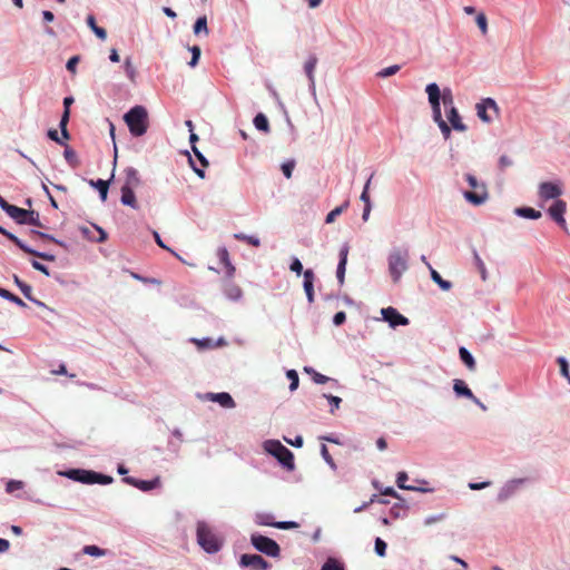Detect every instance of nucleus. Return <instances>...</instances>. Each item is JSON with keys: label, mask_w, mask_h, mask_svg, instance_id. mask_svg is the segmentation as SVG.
<instances>
[{"label": "nucleus", "mask_w": 570, "mask_h": 570, "mask_svg": "<svg viewBox=\"0 0 570 570\" xmlns=\"http://www.w3.org/2000/svg\"><path fill=\"white\" fill-rule=\"evenodd\" d=\"M124 120L135 137L145 135L149 127L148 112L144 106L137 105L125 114Z\"/></svg>", "instance_id": "1"}, {"label": "nucleus", "mask_w": 570, "mask_h": 570, "mask_svg": "<svg viewBox=\"0 0 570 570\" xmlns=\"http://www.w3.org/2000/svg\"><path fill=\"white\" fill-rule=\"evenodd\" d=\"M197 542L208 553L217 552L222 541L205 522L197 523Z\"/></svg>", "instance_id": "2"}, {"label": "nucleus", "mask_w": 570, "mask_h": 570, "mask_svg": "<svg viewBox=\"0 0 570 570\" xmlns=\"http://www.w3.org/2000/svg\"><path fill=\"white\" fill-rule=\"evenodd\" d=\"M465 180L473 190L464 191V198L473 205L485 203L489 198L487 185L478 181L476 177L472 174H465Z\"/></svg>", "instance_id": "3"}, {"label": "nucleus", "mask_w": 570, "mask_h": 570, "mask_svg": "<svg viewBox=\"0 0 570 570\" xmlns=\"http://www.w3.org/2000/svg\"><path fill=\"white\" fill-rule=\"evenodd\" d=\"M265 450L275 456L286 469L294 470V454L277 440L265 442Z\"/></svg>", "instance_id": "4"}, {"label": "nucleus", "mask_w": 570, "mask_h": 570, "mask_svg": "<svg viewBox=\"0 0 570 570\" xmlns=\"http://www.w3.org/2000/svg\"><path fill=\"white\" fill-rule=\"evenodd\" d=\"M407 250H393L389 256V272L394 283L399 282L407 269Z\"/></svg>", "instance_id": "5"}, {"label": "nucleus", "mask_w": 570, "mask_h": 570, "mask_svg": "<svg viewBox=\"0 0 570 570\" xmlns=\"http://www.w3.org/2000/svg\"><path fill=\"white\" fill-rule=\"evenodd\" d=\"M250 542L257 551L268 557L277 558L281 554V548L278 543L268 537L254 533L250 535Z\"/></svg>", "instance_id": "6"}, {"label": "nucleus", "mask_w": 570, "mask_h": 570, "mask_svg": "<svg viewBox=\"0 0 570 570\" xmlns=\"http://www.w3.org/2000/svg\"><path fill=\"white\" fill-rule=\"evenodd\" d=\"M255 522L258 525H268L282 530L296 529L298 523L294 521H274V517L269 513H257Z\"/></svg>", "instance_id": "7"}, {"label": "nucleus", "mask_w": 570, "mask_h": 570, "mask_svg": "<svg viewBox=\"0 0 570 570\" xmlns=\"http://www.w3.org/2000/svg\"><path fill=\"white\" fill-rule=\"evenodd\" d=\"M239 564L253 570H268L271 568V563L259 554L245 553L240 557Z\"/></svg>", "instance_id": "8"}, {"label": "nucleus", "mask_w": 570, "mask_h": 570, "mask_svg": "<svg viewBox=\"0 0 570 570\" xmlns=\"http://www.w3.org/2000/svg\"><path fill=\"white\" fill-rule=\"evenodd\" d=\"M567 210V203L561 199H557L548 209L550 217L563 229L567 228L564 219V213Z\"/></svg>", "instance_id": "9"}, {"label": "nucleus", "mask_w": 570, "mask_h": 570, "mask_svg": "<svg viewBox=\"0 0 570 570\" xmlns=\"http://www.w3.org/2000/svg\"><path fill=\"white\" fill-rule=\"evenodd\" d=\"M538 194L542 200L557 199L561 196L562 188L559 184L544 181L539 185Z\"/></svg>", "instance_id": "10"}, {"label": "nucleus", "mask_w": 570, "mask_h": 570, "mask_svg": "<svg viewBox=\"0 0 570 570\" xmlns=\"http://www.w3.org/2000/svg\"><path fill=\"white\" fill-rule=\"evenodd\" d=\"M65 475L73 481H78L86 484H94L96 472L82 469H71L67 471Z\"/></svg>", "instance_id": "11"}, {"label": "nucleus", "mask_w": 570, "mask_h": 570, "mask_svg": "<svg viewBox=\"0 0 570 570\" xmlns=\"http://www.w3.org/2000/svg\"><path fill=\"white\" fill-rule=\"evenodd\" d=\"M382 315H383V318L389 322V324L392 326V327H395L397 325H407L409 324V320L403 316L402 314H400L397 312V309H395L394 307H386V308H382Z\"/></svg>", "instance_id": "12"}, {"label": "nucleus", "mask_w": 570, "mask_h": 570, "mask_svg": "<svg viewBox=\"0 0 570 570\" xmlns=\"http://www.w3.org/2000/svg\"><path fill=\"white\" fill-rule=\"evenodd\" d=\"M475 108L478 117L484 122L491 121V117L488 115V109H493L495 112L498 111V106L491 98L483 99L481 102L476 104Z\"/></svg>", "instance_id": "13"}, {"label": "nucleus", "mask_w": 570, "mask_h": 570, "mask_svg": "<svg viewBox=\"0 0 570 570\" xmlns=\"http://www.w3.org/2000/svg\"><path fill=\"white\" fill-rule=\"evenodd\" d=\"M124 174L125 180L121 188L135 189L140 186L141 179L137 169H135L134 167H127L124 170Z\"/></svg>", "instance_id": "14"}, {"label": "nucleus", "mask_w": 570, "mask_h": 570, "mask_svg": "<svg viewBox=\"0 0 570 570\" xmlns=\"http://www.w3.org/2000/svg\"><path fill=\"white\" fill-rule=\"evenodd\" d=\"M453 390L458 395L465 396L475 402L476 404L481 405L480 401L474 396L472 391L462 380H454Z\"/></svg>", "instance_id": "15"}, {"label": "nucleus", "mask_w": 570, "mask_h": 570, "mask_svg": "<svg viewBox=\"0 0 570 570\" xmlns=\"http://www.w3.org/2000/svg\"><path fill=\"white\" fill-rule=\"evenodd\" d=\"M208 399L210 401L219 403L223 407H226V409L235 407V402H234L233 397L226 392L210 393V394H208Z\"/></svg>", "instance_id": "16"}, {"label": "nucleus", "mask_w": 570, "mask_h": 570, "mask_svg": "<svg viewBox=\"0 0 570 570\" xmlns=\"http://www.w3.org/2000/svg\"><path fill=\"white\" fill-rule=\"evenodd\" d=\"M432 108L440 107L441 91L435 82L429 83L425 89Z\"/></svg>", "instance_id": "17"}, {"label": "nucleus", "mask_w": 570, "mask_h": 570, "mask_svg": "<svg viewBox=\"0 0 570 570\" xmlns=\"http://www.w3.org/2000/svg\"><path fill=\"white\" fill-rule=\"evenodd\" d=\"M371 179H372V176L366 181V184H365V186L363 188V191L361 194V197H360L361 200L364 203V209H363L362 218L365 222L368 219V216H370V213H371V208H372L371 199H370V194H368V188H370Z\"/></svg>", "instance_id": "18"}, {"label": "nucleus", "mask_w": 570, "mask_h": 570, "mask_svg": "<svg viewBox=\"0 0 570 570\" xmlns=\"http://www.w3.org/2000/svg\"><path fill=\"white\" fill-rule=\"evenodd\" d=\"M347 254H348L347 246H343L341 248V250H340V262H338L337 271H336V276H337V279H338L340 284H343V282H344V274H345V266H346V262H347Z\"/></svg>", "instance_id": "19"}, {"label": "nucleus", "mask_w": 570, "mask_h": 570, "mask_svg": "<svg viewBox=\"0 0 570 570\" xmlns=\"http://www.w3.org/2000/svg\"><path fill=\"white\" fill-rule=\"evenodd\" d=\"M448 119L454 130H458V131L466 130V126L462 122L456 108L449 109Z\"/></svg>", "instance_id": "20"}, {"label": "nucleus", "mask_w": 570, "mask_h": 570, "mask_svg": "<svg viewBox=\"0 0 570 570\" xmlns=\"http://www.w3.org/2000/svg\"><path fill=\"white\" fill-rule=\"evenodd\" d=\"M313 282H314L313 271L306 269L304 272V289H305V293H306V296H307L309 303H312L314 301Z\"/></svg>", "instance_id": "21"}, {"label": "nucleus", "mask_w": 570, "mask_h": 570, "mask_svg": "<svg viewBox=\"0 0 570 570\" xmlns=\"http://www.w3.org/2000/svg\"><path fill=\"white\" fill-rule=\"evenodd\" d=\"M27 209L20 208L18 206L11 205L9 209L6 212L12 219H14L18 224H24L26 218L28 217Z\"/></svg>", "instance_id": "22"}, {"label": "nucleus", "mask_w": 570, "mask_h": 570, "mask_svg": "<svg viewBox=\"0 0 570 570\" xmlns=\"http://www.w3.org/2000/svg\"><path fill=\"white\" fill-rule=\"evenodd\" d=\"M122 205L129 206L134 209L138 208V203L134 193V189L129 188H121V198H120Z\"/></svg>", "instance_id": "23"}, {"label": "nucleus", "mask_w": 570, "mask_h": 570, "mask_svg": "<svg viewBox=\"0 0 570 570\" xmlns=\"http://www.w3.org/2000/svg\"><path fill=\"white\" fill-rule=\"evenodd\" d=\"M217 255L219 257L220 263L226 268L227 276L233 277L235 273V267L230 263L228 250L226 248H219Z\"/></svg>", "instance_id": "24"}, {"label": "nucleus", "mask_w": 570, "mask_h": 570, "mask_svg": "<svg viewBox=\"0 0 570 570\" xmlns=\"http://www.w3.org/2000/svg\"><path fill=\"white\" fill-rule=\"evenodd\" d=\"M409 507L405 503V500H400L395 504L392 505L390 510V515L393 519L404 518L407 514Z\"/></svg>", "instance_id": "25"}, {"label": "nucleus", "mask_w": 570, "mask_h": 570, "mask_svg": "<svg viewBox=\"0 0 570 570\" xmlns=\"http://www.w3.org/2000/svg\"><path fill=\"white\" fill-rule=\"evenodd\" d=\"M428 268L430 269L431 278L433 282H435L443 291H450L452 288V283L443 279L441 275L431 266V264H428Z\"/></svg>", "instance_id": "26"}, {"label": "nucleus", "mask_w": 570, "mask_h": 570, "mask_svg": "<svg viewBox=\"0 0 570 570\" xmlns=\"http://www.w3.org/2000/svg\"><path fill=\"white\" fill-rule=\"evenodd\" d=\"M459 355H460L461 361L465 364V366L470 371H475L476 364H475L474 357L471 355V353L465 347L459 348Z\"/></svg>", "instance_id": "27"}, {"label": "nucleus", "mask_w": 570, "mask_h": 570, "mask_svg": "<svg viewBox=\"0 0 570 570\" xmlns=\"http://www.w3.org/2000/svg\"><path fill=\"white\" fill-rule=\"evenodd\" d=\"M514 213L523 218L538 219L541 217V212L535 210L531 207H518Z\"/></svg>", "instance_id": "28"}, {"label": "nucleus", "mask_w": 570, "mask_h": 570, "mask_svg": "<svg viewBox=\"0 0 570 570\" xmlns=\"http://www.w3.org/2000/svg\"><path fill=\"white\" fill-rule=\"evenodd\" d=\"M89 184L96 187L99 191L102 202H106L109 189V180L98 179L96 181L90 180Z\"/></svg>", "instance_id": "29"}, {"label": "nucleus", "mask_w": 570, "mask_h": 570, "mask_svg": "<svg viewBox=\"0 0 570 570\" xmlns=\"http://www.w3.org/2000/svg\"><path fill=\"white\" fill-rule=\"evenodd\" d=\"M14 282L19 286L20 291L26 296V298H28L29 301H31L38 305H42V303H40L39 301H37L36 298L32 297V295H31L32 288L30 285L20 281L18 276H14Z\"/></svg>", "instance_id": "30"}, {"label": "nucleus", "mask_w": 570, "mask_h": 570, "mask_svg": "<svg viewBox=\"0 0 570 570\" xmlns=\"http://www.w3.org/2000/svg\"><path fill=\"white\" fill-rule=\"evenodd\" d=\"M225 294L227 295L228 298L237 301L238 298L242 297L243 292L238 285L228 282L225 286Z\"/></svg>", "instance_id": "31"}, {"label": "nucleus", "mask_w": 570, "mask_h": 570, "mask_svg": "<svg viewBox=\"0 0 570 570\" xmlns=\"http://www.w3.org/2000/svg\"><path fill=\"white\" fill-rule=\"evenodd\" d=\"M316 65H317V58L315 56H311L304 65L305 73L312 85H314V71H315Z\"/></svg>", "instance_id": "32"}, {"label": "nucleus", "mask_w": 570, "mask_h": 570, "mask_svg": "<svg viewBox=\"0 0 570 570\" xmlns=\"http://www.w3.org/2000/svg\"><path fill=\"white\" fill-rule=\"evenodd\" d=\"M87 23H88V26L90 27V29L95 32V35H96L99 39H101V40H106V38H107V31H106L104 28L98 27V26L96 24V19H95V17H94V16H91V14H90V16H88V17H87Z\"/></svg>", "instance_id": "33"}, {"label": "nucleus", "mask_w": 570, "mask_h": 570, "mask_svg": "<svg viewBox=\"0 0 570 570\" xmlns=\"http://www.w3.org/2000/svg\"><path fill=\"white\" fill-rule=\"evenodd\" d=\"M254 125L255 127L264 132L269 131V122L267 117L264 114H257L254 118Z\"/></svg>", "instance_id": "34"}, {"label": "nucleus", "mask_w": 570, "mask_h": 570, "mask_svg": "<svg viewBox=\"0 0 570 570\" xmlns=\"http://www.w3.org/2000/svg\"><path fill=\"white\" fill-rule=\"evenodd\" d=\"M65 159L69 163V165L72 168H76L79 166V160L77 157L76 151L66 145L65 151H63Z\"/></svg>", "instance_id": "35"}, {"label": "nucleus", "mask_w": 570, "mask_h": 570, "mask_svg": "<svg viewBox=\"0 0 570 570\" xmlns=\"http://www.w3.org/2000/svg\"><path fill=\"white\" fill-rule=\"evenodd\" d=\"M202 32L206 36L209 33L206 16L199 17L194 24V33L199 35Z\"/></svg>", "instance_id": "36"}, {"label": "nucleus", "mask_w": 570, "mask_h": 570, "mask_svg": "<svg viewBox=\"0 0 570 570\" xmlns=\"http://www.w3.org/2000/svg\"><path fill=\"white\" fill-rule=\"evenodd\" d=\"M68 121H69V112H63L62 116H61V119H60V124H59V127H60V130H61V139L66 142V140H68L70 138L69 136V132H68V129H67V125H68Z\"/></svg>", "instance_id": "37"}, {"label": "nucleus", "mask_w": 570, "mask_h": 570, "mask_svg": "<svg viewBox=\"0 0 570 570\" xmlns=\"http://www.w3.org/2000/svg\"><path fill=\"white\" fill-rule=\"evenodd\" d=\"M234 237L240 242H245L254 247H259L261 246V240L259 238L255 237V236H248V235H245L243 233H238V234H235Z\"/></svg>", "instance_id": "38"}, {"label": "nucleus", "mask_w": 570, "mask_h": 570, "mask_svg": "<svg viewBox=\"0 0 570 570\" xmlns=\"http://www.w3.org/2000/svg\"><path fill=\"white\" fill-rule=\"evenodd\" d=\"M441 98H442L444 107H446L449 109L455 108L454 107V98H453V95H452V91L450 88L443 89V91L441 94Z\"/></svg>", "instance_id": "39"}, {"label": "nucleus", "mask_w": 570, "mask_h": 570, "mask_svg": "<svg viewBox=\"0 0 570 570\" xmlns=\"http://www.w3.org/2000/svg\"><path fill=\"white\" fill-rule=\"evenodd\" d=\"M348 206V203H344L341 206L335 207L333 210H331L326 216V224H331L335 220V218L341 215Z\"/></svg>", "instance_id": "40"}, {"label": "nucleus", "mask_w": 570, "mask_h": 570, "mask_svg": "<svg viewBox=\"0 0 570 570\" xmlns=\"http://www.w3.org/2000/svg\"><path fill=\"white\" fill-rule=\"evenodd\" d=\"M0 296L3 297V298H7L13 303H16L17 305L21 306V307H26V303L20 298L18 297L17 295L10 293L9 291L7 289H3V288H0Z\"/></svg>", "instance_id": "41"}, {"label": "nucleus", "mask_w": 570, "mask_h": 570, "mask_svg": "<svg viewBox=\"0 0 570 570\" xmlns=\"http://www.w3.org/2000/svg\"><path fill=\"white\" fill-rule=\"evenodd\" d=\"M82 552L85 554L91 556V557H104L106 556V550L97 547V546H85L82 549Z\"/></svg>", "instance_id": "42"}, {"label": "nucleus", "mask_w": 570, "mask_h": 570, "mask_svg": "<svg viewBox=\"0 0 570 570\" xmlns=\"http://www.w3.org/2000/svg\"><path fill=\"white\" fill-rule=\"evenodd\" d=\"M305 371L312 375V379L317 384H325L330 381V377L316 372L313 368L305 367Z\"/></svg>", "instance_id": "43"}, {"label": "nucleus", "mask_w": 570, "mask_h": 570, "mask_svg": "<svg viewBox=\"0 0 570 570\" xmlns=\"http://www.w3.org/2000/svg\"><path fill=\"white\" fill-rule=\"evenodd\" d=\"M20 249L23 250L24 253L40 257L45 261H53V258H55L52 255L36 252V250L31 249L30 247H28L26 244H23Z\"/></svg>", "instance_id": "44"}, {"label": "nucleus", "mask_w": 570, "mask_h": 570, "mask_svg": "<svg viewBox=\"0 0 570 570\" xmlns=\"http://www.w3.org/2000/svg\"><path fill=\"white\" fill-rule=\"evenodd\" d=\"M559 366H560V373L563 377L567 379V381L570 383V373H569V365L567 360L563 356L558 357L557 360Z\"/></svg>", "instance_id": "45"}, {"label": "nucleus", "mask_w": 570, "mask_h": 570, "mask_svg": "<svg viewBox=\"0 0 570 570\" xmlns=\"http://www.w3.org/2000/svg\"><path fill=\"white\" fill-rule=\"evenodd\" d=\"M158 479L151 481L138 480L137 489L141 491H149L158 485Z\"/></svg>", "instance_id": "46"}, {"label": "nucleus", "mask_w": 570, "mask_h": 570, "mask_svg": "<svg viewBox=\"0 0 570 570\" xmlns=\"http://www.w3.org/2000/svg\"><path fill=\"white\" fill-rule=\"evenodd\" d=\"M475 22H476L480 31L482 32V35H487L488 33V19L483 12H480L476 16Z\"/></svg>", "instance_id": "47"}, {"label": "nucleus", "mask_w": 570, "mask_h": 570, "mask_svg": "<svg viewBox=\"0 0 570 570\" xmlns=\"http://www.w3.org/2000/svg\"><path fill=\"white\" fill-rule=\"evenodd\" d=\"M400 69H401V66H399V65H393V66L386 67V68H384V69H382V70H380V71L377 72V77L386 78V77L393 76V75H395Z\"/></svg>", "instance_id": "48"}, {"label": "nucleus", "mask_w": 570, "mask_h": 570, "mask_svg": "<svg viewBox=\"0 0 570 570\" xmlns=\"http://www.w3.org/2000/svg\"><path fill=\"white\" fill-rule=\"evenodd\" d=\"M24 224H29L37 227L42 226V224L40 223L39 214L33 210L28 212V217L26 218Z\"/></svg>", "instance_id": "49"}, {"label": "nucleus", "mask_w": 570, "mask_h": 570, "mask_svg": "<svg viewBox=\"0 0 570 570\" xmlns=\"http://www.w3.org/2000/svg\"><path fill=\"white\" fill-rule=\"evenodd\" d=\"M287 379L291 381L289 390L295 391L298 387V374L295 370H289L286 373Z\"/></svg>", "instance_id": "50"}, {"label": "nucleus", "mask_w": 570, "mask_h": 570, "mask_svg": "<svg viewBox=\"0 0 570 570\" xmlns=\"http://www.w3.org/2000/svg\"><path fill=\"white\" fill-rule=\"evenodd\" d=\"M407 479H409V475H407L406 472H404V471L399 472L397 476H396V484H397V487L400 489H402V490H410L411 485L406 484Z\"/></svg>", "instance_id": "51"}, {"label": "nucleus", "mask_w": 570, "mask_h": 570, "mask_svg": "<svg viewBox=\"0 0 570 570\" xmlns=\"http://www.w3.org/2000/svg\"><path fill=\"white\" fill-rule=\"evenodd\" d=\"M195 342L202 348H212V347H215V346L224 344V340L223 338H220L217 343H213V341L210 338H205V340L195 341Z\"/></svg>", "instance_id": "52"}, {"label": "nucleus", "mask_w": 570, "mask_h": 570, "mask_svg": "<svg viewBox=\"0 0 570 570\" xmlns=\"http://www.w3.org/2000/svg\"><path fill=\"white\" fill-rule=\"evenodd\" d=\"M321 570H344L343 566L335 559H328Z\"/></svg>", "instance_id": "53"}, {"label": "nucleus", "mask_w": 570, "mask_h": 570, "mask_svg": "<svg viewBox=\"0 0 570 570\" xmlns=\"http://www.w3.org/2000/svg\"><path fill=\"white\" fill-rule=\"evenodd\" d=\"M474 259H475L476 267L481 274V278L483 281H487L488 273H487V268H485L483 261L480 258V256L476 253L474 254Z\"/></svg>", "instance_id": "54"}, {"label": "nucleus", "mask_w": 570, "mask_h": 570, "mask_svg": "<svg viewBox=\"0 0 570 570\" xmlns=\"http://www.w3.org/2000/svg\"><path fill=\"white\" fill-rule=\"evenodd\" d=\"M294 167H295V160H288L282 165V171L286 178L289 179L292 177Z\"/></svg>", "instance_id": "55"}, {"label": "nucleus", "mask_w": 570, "mask_h": 570, "mask_svg": "<svg viewBox=\"0 0 570 570\" xmlns=\"http://www.w3.org/2000/svg\"><path fill=\"white\" fill-rule=\"evenodd\" d=\"M125 70H126V73L128 76V78L134 81L135 80V77H136V69L135 67L132 66L131 61L129 58H127L125 60Z\"/></svg>", "instance_id": "56"}, {"label": "nucleus", "mask_w": 570, "mask_h": 570, "mask_svg": "<svg viewBox=\"0 0 570 570\" xmlns=\"http://www.w3.org/2000/svg\"><path fill=\"white\" fill-rule=\"evenodd\" d=\"M375 552L380 557H384L385 556L386 543L381 538H376V540H375Z\"/></svg>", "instance_id": "57"}, {"label": "nucleus", "mask_w": 570, "mask_h": 570, "mask_svg": "<svg viewBox=\"0 0 570 570\" xmlns=\"http://www.w3.org/2000/svg\"><path fill=\"white\" fill-rule=\"evenodd\" d=\"M190 51L193 53V57L191 60L189 61V66L195 67L200 57V48L198 46H194L190 48Z\"/></svg>", "instance_id": "58"}, {"label": "nucleus", "mask_w": 570, "mask_h": 570, "mask_svg": "<svg viewBox=\"0 0 570 570\" xmlns=\"http://www.w3.org/2000/svg\"><path fill=\"white\" fill-rule=\"evenodd\" d=\"M21 488H22V482L21 481L11 480V481H9L7 483L6 491L8 493H12L13 491L19 490Z\"/></svg>", "instance_id": "59"}, {"label": "nucleus", "mask_w": 570, "mask_h": 570, "mask_svg": "<svg viewBox=\"0 0 570 570\" xmlns=\"http://www.w3.org/2000/svg\"><path fill=\"white\" fill-rule=\"evenodd\" d=\"M111 482H112V478L111 476L96 472L95 483L110 484Z\"/></svg>", "instance_id": "60"}, {"label": "nucleus", "mask_w": 570, "mask_h": 570, "mask_svg": "<svg viewBox=\"0 0 570 570\" xmlns=\"http://www.w3.org/2000/svg\"><path fill=\"white\" fill-rule=\"evenodd\" d=\"M79 62V57L78 56H73L71 57L68 62H67V70L72 72V73H76V69H77V65Z\"/></svg>", "instance_id": "61"}, {"label": "nucleus", "mask_w": 570, "mask_h": 570, "mask_svg": "<svg viewBox=\"0 0 570 570\" xmlns=\"http://www.w3.org/2000/svg\"><path fill=\"white\" fill-rule=\"evenodd\" d=\"M48 137L57 144L66 146V142L58 136V131L56 129H50L48 131Z\"/></svg>", "instance_id": "62"}, {"label": "nucleus", "mask_w": 570, "mask_h": 570, "mask_svg": "<svg viewBox=\"0 0 570 570\" xmlns=\"http://www.w3.org/2000/svg\"><path fill=\"white\" fill-rule=\"evenodd\" d=\"M321 453H322V456L324 458V460L330 464V465H334V462H333V459L328 452V449L325 444L322 445L321 448Z\"/></svg>", "instance_id": "63"}, {"label": "nucleus", "mask_w": 570, "mask_h": 570, "mask_svg": "<svg viewBox=\"0 0 570 570\" xmlns=\"http://www.w3.org/2000/svg\"><path fill=\"white\" fill-rule=\"evenodd\" d=\"M513 161L505 155L501 156L499 159L500 169L503 170L507 167L512 166Z\"/></svg>", "instance_id": "64"}]
</instances>
